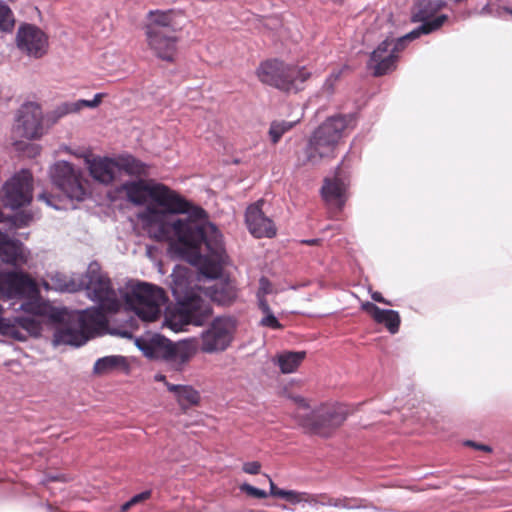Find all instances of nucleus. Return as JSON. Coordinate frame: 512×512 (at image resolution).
I'll return each instance as SVG.
<instances>
[{
    "label": "nucleus",
    "mask_w": 512,
    "mask_h": 512,
    "mask_svg": "<svg viewBox=\"0 0 512 512\" xmlns=\"http://www.w3.org/2000/svg\"><path fill=\"white\" fill-rule=\"evenodd\" d=\"M125 363V358L122 356H106L98 359L94 364V372L96 374H105L113 371L120 365Z\"/></svg>",
    "instance_id": "34"
},
{
    "label": "nucleus",
    "mask_w": 512,
    "mask_h": 512,
    "mask_svg": "<svg viewBox=\"0 0 512 512\" xmlns=\"http://www.w3.org/2000/svg\"><path fill=\"white\" fill-rule=\"evenodd\" d=\"M391 45L392 42L386 39L371 53L367 67L373 76L380 77L396 69L398 60L393 52H390Z\"/></svg>",
    "instance_id": "18"
},
{
    "label": "nucleus",
    "mask_w": 512,
    "mask_h": 512,
    "mask_svg": "<svg viewBox=\"0 0 512 512\" xmlns=\"http://www.w3.org/2000/svg\"><path fill=\"white\" fill-rule=\"evenodd\" d=\"M20 310L47 318L49 324H62L54 333L55 345L66 344L79 347L93 338L107 325L105 313L99 309H88L70 314L66 308L52 306L46 301L33 299L21 304Z\"/></svg>",
    "instance_id": "2"
},
{
    "label": "nucleus",
    "mask_w": 512,
    "mask_h": 512,
    "mask_svg": "<svg viewBox=\"0 0 512 512\" xmlns=\"http://www.w3.org/2000/svg\"><path fill=\"white\" fill-rule=\"evenodd\" d=\"M17 45L29 56L41 58L47 53L48 37L37 26L24 24L20 26L17 33Z\"/></svg>",
    "instance_id": "15"
},
{
    "label": "nucleus",
    "mask_w": 512,
    "mask_h": 512,
    "mask_svg": "<svg viewBox=\"0 0 512 512\" xmlns=\"http://www.w3.org/2000/svg\"><path fill=\"white\" fill-rule=\"evenodd\" d=\"M238 328V320L231 315L214 318L201 334L200 349L204 353L225 351L233 342Z\"/></svg>",
    "instance_id": "9"
},
{
    "label": "nucleus",
    "mask_w": 512,
    "mask_h": 512,
    "mask_svg": "<svg viewBox=\"0 0 512 512\" xmlns=\"http://www.w3.org/2000/svg\"><path fill=\"white\" fill-rule=\"evenodd\" d=\"M299 120L295 121H286V120H275L272 121L269 128V136L270 140L273 144H276L280 141L282 136L290 131Z\"/></svg>",
    "instance_id": "33"
},
{
    "label": "nucleus",
    "mask_w": 512,
    "mask_h": 512,
    "mask_svg": "<svg viewBox=\"0 0 512 512\" xmlns=\"http://www.w3.org/2000/svg\"><path fill=\"white\" fill-rule=\"evenodd\" d=\"M311 500L308 501L310 505L346 507L344 499L333 498L327 494H310Z\"/></svg>",
    "instance_id": "36"
},
{
    "label": "nucleus",
    "mask_w": 512,
    "mask_h": 512,
    "mask_svg": "<svg viewBox=\"0 0 512 512\" xmlns=\"http://www.w3.org/2000/svg\"><path fill=\"white\" fill-rule=\"evenodd\" d=\"M85 278L87 279L86 289L88 296L99 304L97 309L102 313L118 312L121 302L112 286L110 278L101 271V267L97 262L90 263Z\"/></svg>",
    "instance_id": "6"
},
{
    "label": "nucleus",
    "mask_w": 512,
    "mask_h": 512,
    "mask_svg": "<svg viewBox=\"0 0 512 512\" xmlns=\"http://www.w3.org/2000/svg\"><path fill=\"white\" fill-rule=\"evenodd\" d=\"M151 495H152V491L146 490L137 495H134L130 500L133 505H137L139 503H142V502L148 500L151 497Z\"/></svg>",
    "instance_id": "43"
},
{
    "label": "nucleus",
    "mask_w": 512,
    "mask_h": 512,
    "mask_svg": "<svg viewBox=\"0 0 512 512\" xmlns=\"http://www.w3.org/2000/svg\"><path fill=\"white\" fill-rule=\"evenodd\" d=\"M27 314V312H25ZM47 322V318L43 316L33 315L28 313L27 316H18L11 319L13 330L7 335H11L18 340H23L20 336L18 328L25 330L30 336L38 337L42 332V322Z\"/></svg>",
    "instance_id": "23"
},
{
    "label": "nucleus",
    "mask_w": 512,
    "mask_h": 512,
    "mask_svg": "<svg viewBox=\"0 0 512 512\" xmlns=\"http://www.w3.org/2000/svg\"><path fill=\"white\" fill-rule=\"evenodd\" d=\"M2 216H3V214H2V212L0 211V221L2 220Z\"/></svg>",
    "instance_id": "52"
},
{
    "label": "nucleus",
    "mask_w": 512,
    "mask_h": 512,
    "mask_svg": "<svg viewBox=\"0 0 512 512\" xmlns=\"http://www.w3.org/2000/svg\"><path fill=\"white\" fill-rule=\"evenodd\" d=\"M156 379H157V380H163V381H164V380H165V376H159V377H157Z\"/></svg>",
    "instance_id": "51"
},
{
    "label": "nucleus",
    "mask_w": 512,
    "mask_h": 512,
    "mask_svg": "<svg viewBox=\"0 0 512 512\" xmlns=\"http://www.w3.org/2000/svg\"><path fill=\"white\" fill-rule=\"evenodd\" d=\"M53 183L70 199L83 200L85 188L83 186L82 173L76 170L70 163L59 161L51 168Z\"/></svg>",
    "instance_id": "10"
},
{
    "label": "nucleus",
    "mask_w": 512,
    "mask_h": 512,
    "mask_svg": "<svg viewBox=\"0 0 512 512\" xmlns=\"http://www.w3.org/2000/svg\"><path fill=\"white\" fill-rule=\"evenodd\" d=\"M177 301L175 312L168 318L170 327L175 331H180L189 324L200 326L212 314L210 305L194 292L177 297Z\"/></svg>",
    "instance_id": "7"
},
{
    "label": "nucleus",
    "mask_w": 512,
    "mask_h": 512,
    "mask_svg": "<svg viewBox=\"0 0 512 512\" xmlns=\"http://www.w3.org/2000/svg\"><path fill=\"white\" fill-rule=\"evenodd\" d=\"M0 258L3 262L16 265L23 261L21 244L0 231Z\"/></svg>",
    "instance_id": "28"
},
{
    "label": "nucleus",
    "mask_w": 512,
    "mask_h": 512,
    "mask_svg": "<svg viewBox=\"0 0 512 512\" xmlns=\"http://www.w3.org/2000/svg\"><path fill=\"white\" fill-rule=\"evenodd\" d=\"M442 7V3L431 0H421L412 12L411 21L413 23H422L421 25H425L440 20L442 26L447 21L448 17L444 14L435 17L436 13Z\"/></svg>",
    "instance_id": "22"
},
{
    "label": "nucleus",
    "mask_w": 512,
    "mask_h": 512,
    "mask_svg": "<svg viewBox=\"0 0 512 512\" xmlns=\"http://www.w3.org/2000/svg\"><path fill=\"white\" fill-rule=\"evenodd\" d=\"M348 184L340 177V168L337 169L333 178H325L321 189L324 201L341 210L347 200Z\"/></svg>",
    "instance_id": "19"
},
{
    "label": "nucleus",
    "mask_w": 512,
    "mask_h": 512,
    "mask_svg": "<svg viewBox=\"0 0 512 512\" xmlns=\"http://www.w3.org/2000/svg\"><path fill=\"white\" fill-rule=\"evenodd\" d=\"M256 74L263 84L285 93L303 90L304 83L311 77V72L305 66L288 64L278 59L260 63Z\"/></svg>",
    "instance_id": "4"
},
{
    "label": "nucleus",
    "mask_w": 512,
    "mask_h": 512,
    "mask_svg": "<svg viewBox=\"0 0 512 512\" xmlns=\"http://www.w3.org/2000/svg\"><path fill=\"white\" fill-rule=\"evenodd\" d=\"M39 199H41V200H45L48 204H50V201H49V199H48V196H47L45 193H43V194L39 195Z\"/></svg>",
    "instance_id": "49"
},
{
    "label": "nucleus",
    "mask_w": 512,
    "mask_h": 512,
    "mask_svg": "<svg viewBox=\"0 0 512 512\" xmlns=\"http://www.w3.org/2000/svg\"><path fill=\"white\" fill-rule=\"evenodd\" d=\"M353 122L352 115H336L326 119L309 137L302 164L316 166L335 159L345 132Z\"/></svg>",
    "instance_id": "3"
},
{
    "label": "nucleus",
    "mask_w": 512,
    "mask_h": 512,
    "mask_svg": "<svg viewBox=\"0 0 512 512\" xmlns=\"http://www.w3.org/2000/svg\"><path fill=\"white\" fill-rule=\"evenodd\" d=\"M371 298L376 301V302H379V303H382V304H385V305H392V303L390 301H388L387 299H385L382 294L378 291H375L371 294Z\"/></svg>",
    "instance_id": "44"
},
{
    "label": "nucleus",
    "mask_w": 512,
    "mask_h": 512,
    "mask_svg": "<svg viewBox=\"0 0 512 512\" xmlns=\"http://www.w3.org/2000/svg\"><path fill=\"white\" fill-rule=\"evenodd\" d=\"M116 160L108 157L93 159L89 162L90 175L102 184H110L117 170Z\"/></svg>",
    "instance_id": "25"
},
{
    "label": "nucleus",
    "mask_w": 512,
    "mask_h": 512,
    "mask_svg": "<svg viewBox=\"0 0 512 512\" xmlns=\"http://www.w3.org/2000/svg\"><path fill=\"white\" fill-rule=\"evenodd\" d=\"M145 37L148 47L156 57L163 61L174 62L179 40L176 35L164 31H156L150 27L147 33H145Z\"/></svg>",
    "instance_id": "16"
},
{
    "label": "nucleus",
    "mask_w": 512,
    "mask_h": 512,
    "mask_svg": "<svg viewBox=\"0 0 512 512\" xmlns=\"http://www.w3.org/2000/svg\"><path fill=\"white\" fill-rule=\"evenodd\" d=\"M125 308L143 321H155L167 302L166 292L156 285L141 282L132 286L123 296Z\"/></svg>",
    "instance_id": "5"
},
{
    "label": "nucleus",
    "mask_w": 512,
    "mask_h": 512,
    "mask_svg": "<svg viewBox=\"0 0 512 512\" xmlns=\"http://www.w3.org/2000/svg\"><path fill=\"white\" fill-rule=\"evenodd\" d=\"M36 292V283L28 274L17 271L0 272L2 300L21 299Z\"/></svg>",
    "instance_id": "13"
},
{
    "label": "nucleus",
    "mask_w": 512,
    "mask_h": 512,
    "mask_svg": "<svg viewBox=\"0 0 512 512\" xmlns=\"http://www.w3.org/2000/svg\"><path fill=\"white\" fill-rule=\"evenodd\" d=\"M104 97L103 93H97L93 100H78L73 103H64L59 106L51 115H48V120L52 118V123H55L59 118L69 113H75L83 109L84 107L95 108L100 105Z\"/></svg>",
    "instance_id": "29"
},
{
    "label": "nucleus",
    "mask_w": 512,
    "mask_h": 512,
    "mask_svg": "<svg viewBox=\"0 0 512 512\" xmlns=\"http://www.w3.org/2000/svg\"><path fill=\"white\" fill-rule=\"evenodd\" d=\"M346 412L338 405H321L307 415L297 414L300 426L306 431L327 437L346 420Z\"/></svg>",
    "instance_id": "8"
},
{
    "label": "nucleus",
    "mask_w": 512,
    "mask_h": 512,
    "mask_svg": "<svg viewBox=\"0 0 512 512\" xmlns=\"http://www.w3.org/2000/svg\"><path fill=\"white\" fill-rule=\"evenodd\" d=\"M138 347L150 358L184 363L189 355L183 346H177L162 335H153L149 340L137 341Z\"/></svg>",
    "instance_id": "14"
},
{
    "label": "nucleus",
    "mask_w": 512,
    "mask_h": 512,
    "mask_svg": "<svg viewBox=\"0 0 512 512\" xmlns=\"http://www.w3.org/2000/svg\"><path fill=\"white\" fill-rule=\"evenodd\" d=\"M269 483L271 496L284 499L292 505H297L299 503H308V501L311 500L310 494L307 492L281 489L272 481L271 478H269Z\"/></svg>",
    "instance_id": "32"
},
{
    "label": "nucleus",
    "mask_w": 512,
    "mask_h": 512,
    "mask_svg": "<svg viewBox=\"0 0 512 512\" xmlns=\"http://www.w3.org/2000/svg\"><path fill=\"white\" fill-rule=\"evenodd\" d=\"M15 26V17L10 7L0 1V33H10Z\"/></svg>",
    "instance_id": "35"
},
{
    "label": "nucleus",
    "mask_w": 512,
    "mask_h": 512,
    "mask_svg": "<svg viewBox=\"0 0 512 512\" xmlns=\"http://www.w3.org/2000/svg\"><path fill=\"white\" fill-rule=\"evenodd\" d=\"M259 308L264 314L272 312L268 302L264 298H261L259 300Z\"/></svg>",
    "instance_id": "46"
},
{
    "label": "nucleus",
    "mask_w": 512,
    "mask_h": 512,
    "mask_svg": "<svg viewBox=\"0 0 512 512\" xmlns=\"http://www.w3.org/2000/svg\"><path fill=\"white\" fill-rule=\"evenodd\" d=\"M5 206L17 209L28 205L33 198V176L28 170H21L8 180L3 187Z\"/></svg>",
    "instance_id": "12"
},
{
    "label": "nucleus",
    "mask_w": 512,
    "mask_h": 512,
    "mask_svg": "<svg viewBox=\"0 0 512 512\" xmlns=\"http://www.w3.org/2000/svg\"><path fill=\"white\" fill-rule=\"evenodd\" d=\"M201 271L204 275L211 277V278H217L219 274L221 273V266L216 263H204Z\"/></svg>",
    "instance_id": "38"
},
{
    "label": "nucleus",
    "mask_w": 512,
    "mask_h": 512,
    "mask_svg": "<svg viewBox=\"0 0 512 512\" xmlns=\"http://www.w3.org/2000/svg\"><path fill=\"white\" fill-rule=\"evenodd\" d=\"M291 399L299 406V408L308 409L309 405L301 396H291Z\"/></svg>",
    "instance_id": "45"
},
{
    "label": "nucleus",
    "mask_w": 512,
    "mask_h": 512,
    "mask_svg": "<svg viewBox=\"0 0 512 512\" xmlns=\"http://www.w3.org/2000/svg\"><path fill=\"white\" fill-rule=\"evenodd\" d=\"M340 71L338 72H332L329 77L326 79L324 85H323V89L331 94L333 93L334 91V85L335 83L338 81V79L340 78Z\"/></svg>",
    "instance_id": "40"
},
{
    "label": "nucleus",
    "mask_w": 512,
    "mask_h": 512,
    "mask_svg": "<svg viewBox=\"0 0 512 512\" xmlns=\"http://www.w3.org/2000/svg\"><path fill=\"white\" fill-rule=\"evenodd\" d=\"M115 160L117 170L124 171L131 176H146L148 174L147 165L131 155L120 156Z\"/></svg>",
    "instance_id": "31"
},
{
    "label": "nucleus",
    "mask_w": 512,
    "mask_h": 512,
    "mask_svg": "<svg viewBox=\"0 0 512 512\" xmlns=\"http://www.w3.org/2000/svg\"><path fill=\"white\" fill-rule=\"evenodd\" d=\"M317 242H318V240H316V239L304 241V243H306L308 245H315Z\"/></svg>",
    "instance_id": "50"
},
{
    "label": "nucleus",
    "mask_w": 512,
    "mask_h": 512,
    "mask_svg": "<svg viewBox=\"0 0 512 512\" xmlns=\"http://www.w3.org/2000/svg\"><path fill=\"white\" fill-rule=\"evenodd\" d=\"M204 294L220 306H230L237 299L238 290L234 281L226 279L206 287Z\"/></svg>",
    "instance_id": "20"
},
{
    "label": "nucleus",
    "mask_w": 512,
    "mask_h": 512,
    "mask_svg": "<svg viewBox=\"0 0 512 512\" xmlns=\"http://www.w3.org/2000/svg\"><path fill=\"white\" fill-rule=\"evenodd\" d=\"M261 464L258 461L246 462L242 466V470L250 475H257L260 473Z\"/></svg>",
    "instance_id": "42"
},
{
    "label": "nucleus",
    "mask_w": 512,
    "mask_h": 512,
    "mask_svg": "<svg viewBox=\"0 0 512 512\" xmlns=\"http://www.w3.org/2000/svg\"><path fill=\"white\" fill-rule=\"evenodd\" d=\"M165 385L171 393L174 394L179 406L182 410L186 411L192 406H196L200 402V394L189 385H175L165 382Z\"/></svg>",
    "instance_id": "26"
},
{
    "label": "nucleus",
    "mask_w": 512,
    "mask_h": 512,
    "mask_svg": "<svg viewBox=\"0 0 512 512\" xmlns=\"http://www.w3.org/2000/svg\"><path fill=\"white\" fill-rule=\"evenodd\" d=\"M263 200L251 204L245 214V220L250 233L256 238H272L276 235L274 222L262 211Z\"/></svg>",
    "instance_id": "17"
},
{
    "label": "nucleus",
    "mask_w": 512,
    "mask_h": 512,
    "mask_svg": "<svg viewBox=\"0 0 512 512\" xmlns=\"http://www.w3.org/2000/svg\"><path fill=\"white\" fill-rule=\"evenodd\" d=\"M133 506L131 500H129L121 506V512H127Z\"/></svg>",
    "instance_id": "48"
},
{
    "label": "nucleus",
    "mask_w": 512,
    "mask_h": 512,
    "mask_svg": "<svg viewBox=\"0 0 512 512\" xmlns=\"http://www.w3.org/2000/svg\"><path fill=\"white\" fill-rule=\"evenodd\" d=\"M306 357L304 351H287L276 357V364L284 374L293 373L301 365Z\"/></svg>",
    "instance_id": "30"
},
{
    "label": "nucleus",
    "mask_w": 512,
    "mask_h": 512,
    "mask_svg": "<svg viewBox=\"0 0 512 512\" xmlns=\"http://www.w3.org/2000/svg\"><path fill=\"white\" fill-rule=\"evenodd\" d=\"M241 490L243 492H245L247 495H249L251 497L259 498V499H264L268 496L266 491L256 488L250 484H243L241 486Z\"/></svg>",
    "instance_id": "39"
},
{
    "label": "nucleus",
    "mask_w": 512,
    "mask_h": 512,
    "mask_svg": "<svg viewBox=\"0 0 512 512\" xmlns=\"http://www.w3.org/2000/svg\"><path fill=\"white\" fill-rule=\"evenodd\" d=\"M177 12L173 9L169 10H150L147 13L148 22L144 25V31L147 33L151 27L156 31H163V28L169 29L175 33L177 28L175 27V17Z\"/></svg>",
    "instance_id": "24"
},
{
    "label": "nucleus",
    "mask_w": 512,
    "mask_h": 512,
    "mask_svg": "<svg viewBox=\"0 0 512 512\" xmlns=\"http://www.w3.org/2000/svg\"><path fill=\"white\" fill-rule=\"evenodd\" d=\"M130 202L142 205L149 197L166 212L171 214L187 213L185 219H168L167 215L156 209H148L147 231L151 238L159 242H177L181 248L195 257L201 256V247L221 260L224 254L222 235L215 225L208 222L206 211L195 206L168 186L149 184L144 180L126 182L122 185Z\"/></svg>",
    "instance_id": "1"
},
{
    "label": "nucleus",
    "mask_w": 512,
    "mask_h": 512,
    "mask_svg": "<svg viewBox=\"0 0 512 512\" xmlns=\"http://www.w3.org/2000/svg\"><path fill=\"white\" fill-rule=\"evenodd\" d=\"M441 28V21L437 20L431 24L420 25L411 32L407 33L403 37L398 38L396 41L390 40L392 45L390 52H393L394 56L398 60L399 53L405 49L406 42L412 41L419 38L421 35L430 34Z\"/></svg>",
    "instance_id": "27"
},
{
    "label": "nucleus",
    "mask_w": 512,
    "mask_h": 512,
    "mask_svg": "<svg viewBox=\"0 0 512 512\" xmlns=\"http://www.w3.org/2000/svg\"><path fill=\"white\" fill-rule=\"evenodd\" d=\"M361 310L369 314L376 323L383 324L390 333L395 334L398 332L401 319L397 311L380 309L369 301L361 304Z\"/></svg>",
    "instance_id": "21"
},
{
    "label": "nucleus",
    "mask_w": 512,
    "mask_h": 512,
    "mask_svg": "<svg viewBox=\"0 0 512 512\" xmlns=\"http://www.w3.org/2000/svg\"><path fill=\"white\" fill-rule=\"evenodd\" d=\"M13 130L19 137L39 139L45 133L41 106L35 102H27L21 105Z\"/></svg>",
    "instance_id": "11"
},
{
    "label": "nucleus",
    "mask_w": 512,
    "mask_h": 512,
    "mask_svg": "<svg viewBox=\"0 0 512 512\" xmlns=\"http://www.w3.org/2000/svg\"><path fill=\"white\" fill-rule=\"evenodd\" d=\"M3 307L0 304V334H8L13 330V325L11 324V319H6L2 317Z\"/></svg>",
    "instance_id": "41"
},
{
    "label": "nucleus",
    "mask_w": 512,
    "mask_h": 512,
    "mask_svg": "<svg viewBox=\"0 0 512 512\" xmlns=\"http://www.w3.org/2000/svg\"><path fill=\"white\" fill-rule=\"evenodd\" d=\"M467 445H469V446H473V447H475V448H477V449H479V450H483V451H485V452H491V448H490L489 446H487V445H483V444H476V443H474V442H472V441H468V442H467Z\"/></svg>",
    "instance_id": "47"
},
{
    "label": "nucleus",
    "mask_w": 512,
    "mask_h": 512,
    "mask_svg": "<svg viewBox=\"0 0 512 512\" xmlns=\"http://www.w3.org/2000/svg\"><path fill=\"white\" fill-rule=\"evenodd\" d=\"M265 316L262 318L260 324L264 327H269L274 330H279L283 328V325L278 321V319L274 316L272 312L264 314Z\"/></svg>",
    "instance_id": "37"
}]
</instances>
